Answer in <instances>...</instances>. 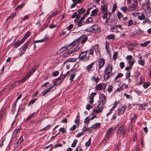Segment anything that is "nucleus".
<instances>
[{
  "label": "nucleus",
  "instance_id": "f257e3e1",
  "mask_svg": "<svg viewBox=\"0 0 151 151\" xmlns=\"http://www.w3.org/2000/svg\"><path fill=\"white\" fill-rule=\"evenodd\" d=\"M87 39V37L85 35H83L76 41L73 42L70 44L66 45V47H63L60 49L59 51L61 52L66 51L67 50L73 47L76 44L77 45L79 42L81 41V44L84 43L86 42Z\"/></svg>",
  "mask_w": 151,
  "mask_h": 151
},
{
  "label": "nucleus",
  "instance_id": "f03ea898",
  "mask_svg": "<svg viewBox=\"0 0 151 151\" xmlns=\"http://www.w3.org/2000/svg\"><path fill=\"white\" fill-rule=\"evenodd\" d=\"M101 97L103 99L97 105V107L98 109H93V112L96 113H99L102 112L103 109V107L106 102V97L104 94L101 96Z\"/></svg>",
  "mask_w": 151,
  "mask_h": 151
},
{
  "label": "nucleus",
  "instance_id": "7ed1b4c3",
  "mask_svg": "<svg viewBox=\"0 0 151 151\" xmlns=\"http://www.w3.org/2000/svg\"><path fill=\"white\" fill-rule=\"evenodd\" d=\"M87 50L82 52L79 55L78 58L83 62H86L89 60V56L87 55Z\"/></svg>",
  "mask_w": 151,
  "mask_h": 151
},
{
  "label": "nucleus",
  "instance_id": "20e7f679",
  "mask_svg": "<svg viewBox=\"0 0 151 151\" xmlns=\"http://www.w3.org/2000/svg\"><path fill=\"white\" fill-rule=\"evenodd\" d=\"M115 132V129L112 128H109L107 131L105 135V137L104 141H106L109 139L111 137L112 135Z\"/></svg>",
  "mask_w": 151,
  "mask_h": 151
},
{
  "label": "nucleus",
  "instance_id": "39448f33",
  "mask_svg": "<svg viewBox=\"0 0 151 151\" xmlns=\"http://www.w3.org/2000/svg\"><path fill=\"white\" fill-rule=\"evenodd\" d=\"M90 31L91 32L99 33L101 32V29L99 26L97 25H94L90 27Z\"/></svg>",
  "mask_w": 151,
  "mask_h": 151
},
{
  "label": "nucleus",
  "instance_id": "423d86ee",
  "mask_svg": "<svg viewBox=\"0 0 151 151\" xmlns=\"http://www.w3.org/2000/svg\"><path fill=\"white\" fill-rule=\"evenodd\" d=\"M56 89V87H54L53 86H51L50 87L47 88L43 92V93L42 94V96L45 97L46 96V95L47 96L48 95V94H47L50 91L52 92L53 91L55 90Z\"/></svg>",
  "mask_w": 151,
  "mask_h": 151
},
{
  "label": "nucleus",
  "instance_id": "0eeeda50",
  "mask_svg": "<svg viewBox=\"0 0 151 151\" xmlns=\"http://www.w3.org/2000/svg\"><path fill=\"white\" fill-rule=\"evenodd\" d=\"M115 19H114L110 18L109 17H108L106 19L105 23L108 24V25L111 26L113 25L115 26L116 24L115 23Z\"/></svg>",
  "mask_w": 151,
  "mask_h": 151
},
{
  "label": "nucleus",
  "instance_id": "6e6552de",
  "mask_svg": "<svg viewBox=\"0 0 151 151\" xmlns=\"http://www.w3.org/2000/svg\"><path fill=\"white\" fill-rule=\"evenodd\" d=\"M35 71L33 68H32L30 72L27 74L26 76L24 77V78L22 80V82H24L26 80L28 79L29 77Z\"/></svg>",
  "mask_w": 151,
  "mask_h": 151
},
{
  "label": "nucleus",
  "instance_id": "1a4fd4ad",
  "mask_svg": "<svg viewBox=\"0 0 151 151\" xmlns=\"http://www.w3.org/2000/svg\"><path fill=\"white\" fill-rule=\"evenodd\" d=\"M112 70V66L111 64L108 65L106 68L104 73L110 74L111 73Z\"/></svg>",
  "mask_w": 151,
  "mask_h": 151
},
{
  "label": "nucleus",
  "instance_id": "9d476101",
  "mask_svg": "<svg viewBox=\"0 0 151 151\" xmlns=\"http://www.w3.org/2000/svg\"><path fill=\"white\" fill-rule=\"evenodd\" d=\"M126 109V107L124 106H122L120 109H118V115H120L123 114Z\"/></svg>",
  "mask_w": 151,
  "mask_h": 151
},
{
  "label": "nucleus",
  "instance_id": "9b49d317",
  "mask_svg": "<svg viewBox=\"0 0 151 151\" xmlns=\"http://www.w3.org/2000/svg\"><path fill=\"white\" fill-rule=\"evenodd\" d=\"M94 64V62L92 63L91 64L88 65L86 68L85 69L88 72H90V71H93V70L92 67L93 65Z\"/></svg>",
  "mask_w": 151,
  "mask_h": 151
},
{
  "label": "nucleus",
  "instance_id": "f8f14e48",
  "mask_svg": "<svg viewBox=\"0 0 151 151\" xmlns=\"http://www.w3.org/2000/svg\"><path fill=\"white\" fill-rule=\"evenodd\" d=\"M138 3H134L132 4L131 5L129 6V9L131 11H133L135 10L137 8Z\"/></svg>",
  "mask_w": 151,
  "mask_h": 151
},
{
  "label": "nucleus",
  "instance_id": "ddd939ff",
  "mask_svg": "<svg viewBox=\"0 0 151 151\" xmlns=\"http://www.w3.org/2000/svg\"><path fill=\"white\" fill-rule=\"evenodd\" d=\"M63 81V79H60L59 78L58 79L54 81L53 83L54 86H58L60 85L61 82Z\"/></svg>",
  "mask_w": 151,
  "mask_h": 151
},
{
  "label": "nucleus",
  "instance_id": "4468645a",
  "mask_svg": "<svg viewBox=\"0 0 151 151\" xmlns=\"http://www.w3.org/2000/svg\"><path fill=\"white\" fill-rule=\"evenodd\" d=\"M99 68H101L105 64V60L104 59L100 58L99 59Z\"/></svg>",
  "mask_w": 151,
  "mask_h": 151
},
{
  "label": "nucleus",
  "instance_id": "2eb2a0df",
  "mask_svg": "<svg viewBox=\"0 0 151 151\" xmlns=\"http://www.w3.org/2000/svg\"><path fill=\"white\" fill-rule=\"evenodd\" d=\"M125 127V124H122L120 127H119V130L117 132V134L118 135H119L120 134L121 132H122V131H124V128H124Z\"/></svg>",
  "mask_w": 151,
  "mask_h": 151
},
{
  "label": "nucleus",
  "instance_id": "dca6fc26",
  "mask_svg": "<svg viewBox=\"0 0 151 151\" xmlns=\"http://www.w3.org/2000/svg\"><path fill=\"white\" fill-rule=\"evenodd\" d=\"M139 15L138 16V19L140 20H142L145 19V16L144 14H141V13H138Z\"/></svg>",
  "mask_w": 151,
  "mask_h": 151
},
{
  "label": "nucleus",
  "instance_id": "f3484780",
  "mask_svg": "<svg viewBox=\"0 0 151 151\" xmlns=\"http://www.w3.org/2000/svg\"><path fill=\"white\" fill-rule=\"evenodd\" d=\"M101 9L103 13L108 12V7L106 5H104L103 6H101Z\"/></svg>",
  "mask_w": 151,
  "mask_h": 151
},
{
  "label": "nucleus",
  "instance_id": "a211bd4d",
  "mask_svg": "<svg viewBox=\"0 0 151 151\" xmlns=\"http://www.w3.org/2000/svg\"><path fill=\"white\" fill-rule=\"evenodd\" d=\"M124 23L125 25L130 27L133 24V21L132 19H130L128 22H125Z\"/></svg>",
  "mask_w": 151,
  "mask_h": 151
},
{
  "label": "nucleus",
  "instance_id": "6ab92c4d",
  "mask_svg": "<svg viewBox=\"0 0 151 151\" xmlns=\"http://www.w3.org/2000/svg\"><path fill=\"white\" fill-rule=\"evenodd\" d=\"M106 38L108 40H114L115 39V36L114 34H110L106 37Z\"/></svg>",
  "mask_w": 151,
  "mask_h": 151
},
{
  "label": "nucleus",
  "instance_id": "aec40b11",
  "mask_svg": "<svg viewBox=\"0 0 151 151\" xmlns=\"http://www.w3.org/2000/svg\"><path fill=\"white\" fill-rule=\"evenodd\" d=\"M47 37H48L47 36L45 35L44 36V37L43 38V39L42 40H36L35 41V43H36L44 42L47 38Z\"/></svg>",
  "mask_w": 151,
  "mask_h": 151
},
{
  "label": "nucleus",
  "instance_id": "412c9836",
  "mask_svg": "<svg viewBox=\"0 0 151 151\" xmlns=\"http://www.w3.org/2000/svg\"><path fill=\"white\" fill-rule=\"evenodd\" d=\"M99 10L98 9H95L91 12V16H94L96 15L97 13L98 12Z\"/></svg>",
  "mask_w": 151,
  "mask_h": 151
},
{
  "label": "nucleus",
  "instance_id": "4be33fe9",
  "mask_svg": "<svg viewBox=\"0 0 151 151\" xmlns=\"http://www.w3.org/2000/svg\"><path fill=\"white\" fill-rule=\"evenodd\" d=\"M135 62V60L134 58L131 60L128 61V63L129 66H132Z\"/></svg>",
  "mask_w": 151,
  "mask_h": 151
},
{
  "label": "nucleus",
  "instance_id": "5701e85b",
  "mask_svg": "<svg viewBox=\"0 0 151 151\" xmlns=\"http://www.w3.org/2000/svg\"><path fill=\"white\" fill-rule=\"evenodd\" d=\"M100 127V123H96L94 124L91 126V128L93 129H96L99 128Z\"/></svg>",
  "mask_w": 151,
  "mask_h": 151
},
{
  "label": "nucleus",
  "instance_id": "b1692460",
  "mask_svg": "<svg viewBox=\"0 0 151 151\" xmlns=\"http://www.w3.org/2000/svg\"><path fill=\"white\" fill-rule=\"evenodd\" d=\"M21 44L19 42V40H17L13 44V46L15 48H17V47L19 46Z\"/></svg>",
  "mask_w": 151,
  "mask_h": 151
},
{
  "label": "nucleus",
  "instance_id": "393cba45",
  "mask_svg": "<svg viewBox=\"0 0 151 151\" xmlns=\"http://www.w3.org/2000/svg\"><path fill=\"white\" fill-rule=\"evenodd\" d=\"M5 113V109L4 108L1 109L0 111V119H1L2 117Z\"/></svg>",
  "mask_w": 151,
  "mask_h": 151
},
{
  "label": "nucleus",
  "instance_id": "a878e982",
  "mask_svg": "<svg viewBox=\"0 0 151 151\" xmlns=\"http://www.w3.org/2000/svg\"><path fill=\"white\" fill-rule=\"evenodd\" d=\"M127 132V130L126 128H124V131H122V132L120 133L119 135H118L119 136H122L123 137H124L125 136L126 133Z\"/></svg>",
  "mask_w": 151,
  "mask_h": 151
},
{
  "label": "nucleus",
  "instance_id": "bb28decb",
  "mask_svg": "<svg viewBox=\"0 0 151 151\" xmlns=\"http://www.w3.org/2000/svg\"><path fill=\"white\" fill-rule=\"evenodd\" d=\"M86 11V10L83 8L79 9L77 11V12L80 14H82L84 13Z\"/></svg>",
  "mask_w": 151,
  "mask_h": 151
},
{
  "label": "nucleus",
  "instance_id": "cd10ccee",
  "mask_svg": "<svg viewBox=\"0 0 151 151\" xmlns=\"http://www.w3.org/2000/svg\"><path fill=\"white\" fill-rule=\"evenodd\" d=\"M107 91L109 93L112 92L113 91V85H109L108 87L107 88Z\"/></svg>",
  "mask_w": 151,
  "mask_h": 151
},
{
  "label": "nucleus",
  "instance_id": "c85d7f7f",
  "mask_svg": "<svg viewBox=\"0 0 151 151\" xmlns=\"http://www.w3.org/2000/svg\"><path fill=\"white\" fill-rule=\"evenodd\" d=\"M72 53V51H71V50H69L67 52L63 53V54L62 56L64 57H66L68 56Z\"/></svg>",
  "mask_w": 151,
  "mask_h": 151
},
{
  "label": "nucleus",
  "instance_id": "c756f323",
  "mask_svg": "<svg viewBox=\"0 0 151 151\" xmlns=\"http://www.w3.org/2000/svg\"><path fill=\"white\" fill-rule=\"evenodd\" d=\"M76 60V59L75 58H69L68 60H66L65 62V63H67L68 62H69L70 63H71V62H74Z\"/></svg>",
  "mask_w": 151,
  "mask_h": 151
},
{
  "label": "nucleus",
  "instance_id": "7c9ffc66",
  "mask_svg": "<svg viewBox=\"0 0 151 151\" xmlns=\"http://www.w3.org/2000/svg\"><path fill=\"white\" fill-rule=\"evenodd\" d=\"M35 114V113L34 112L32 114H30L25 120V121H28V120L30 119L33 116H34Z\"/></svg>",
  "mask_w": 151,
  "mask_h": 151
},
{
  "label": "nucleus",
  "instance_id": "2f4dec72",
  "mask_svg": "<svg viewBox=\"0 0 151 151\" xmlns=\"http://www.w3.org/2000/svg\"><path fill=\"white\" fill-rule=\"evenodd\" d=\"M116 104L114 105L110 109L109 112L106 114V116H108L109 115H110L112 113L111 111L114 110V109L116 107Z\"/></svg>",
  "mask_w": 151,
  "mask_h": 151
},
{
  "label": "nucleus",
  "instance_id": "473e14b6",
  "mask_svg": "<svg viewBox=\"0 0 151 151\" xmlns=\"http://www.w3.org/2000/svg\"><path fill=\"white\" fill-rule=\"evenodd\" d=\"M16 15V13L15 12L12 14H11L7 19V20L9 19H12L14 18Z\"/></svg>",
  "mask_w": 151,
  "mask_h": 151
},
{
  "label": "nucleus",
  "instance_id": "72a5a7b5",
  "mask_svg": "<svg viewBox=\"0 0 151 151\" xmlns=\"http://www.w3.org/2000/svg\"><path fill=\"white\" fill-rule=\"evenodd\" d=\"M30 42V41L29 40L27 41V42L25 43L24 45L23 46L21 47L20 48H24L25 50H27L28 47V45L29 44Z\"/></svg>",
  "mask_w": 151,
  "mask_h": 151
},
{
  "label": "nucleus",
  "instance_id": "f704fd0d",
  "mask_svg": "<svg viewBox=\"0 0 151 151\" xmlns=\"http://www.w3.org/2000/svg\"><path fill=\"white\" fill-rule=\"evenodd\" d=\"M24 4L25 3H23L18 5L16 8L15 10H16L20 9L24 5Z\"/></svg>",
  "mask_w": 151,
  "mask_h": 151
},
{
  "label": "nucleus",
  "instance_id": "c9c22d12",
  "mask_svg": "<svg viewBox=\"0 0 151 151\" xmlns=\"http://www.w3.org/2000/svg\"><path fill=\"white\" fill-rule=\"evenodd\" d=\"M138 63L139 64L143 66L145 64V61L144 60H138Z\"/></svg>",
  "mask_w": 151,
  "mask_h": 151
},
{
  "label": "nucleus",
  "instance_id": "e433bc0d",
  "mask_svg": "<svg viewBox=\"0 0 151 151\" xmlns=\"http://www.w3.org/2000/svg\"><path fill=\"white\" fill-rule=\"evenodd\" d=\"M145 81V79L143 77L141 76L140 78L139 81L138 83L139 85H141Z\"/></svg>",
  "mask_w": 151,
  "mask_h": 151
},
{
  "label": "nucleus",
  "instance_id": "4c0bfd02",
  "mask_svg": "<svg viewBox=\"0 0 151 151\" xmlns=\"http://www.w3.org/2000/svg\"><path fill=\"white\" fill-rule=\"evenodd\" d=\"M124 96H125L127 99L130 100H132V97L131 96L128 95L126 93H124Z\"/></svg>",
  "mask_w": 151,
  "mask_h": 151
},
{
  "label": "nucleus",
  "instance_id": "58836bf2",
  "mask_svg": "<svg viewBox=\"0 0 151 151\" xmlns=\"http://www.w3.org/2000/svg\"><path fill=\"white\" fill-rule=\"evenodd\" d=\"M150 42V41H147L145 42L144 43H141L140 44L141 46L142 47H144L146 46L148 44H149Z\"/></svg>",
  "mask_w": 151,
  "mask_h": 151
},
{
  "label": "nucleus",
  "instance_id": "ea45409f",
  "mask_svg": "<svg viewBox=\"0 0 151 151\" xmlns=\"http://www.w3.org/2000/svg\"><path fill=\"white\" fill-rule=\"evenodd\" d=\"M123 76V74L122 73H118V75L114 79V81H116L117 79L119 78L122 77Z\"/></svg>",
  "mask_w": 151,
  "mask_h": 151
},
{
  "label": "nucleus",
  "instance_id": "a19ab883",
  "mask_svg": "<svg viewBox=\"0 0 151 151\" xmlns=\"http://www.w3.org/2000/svg\"><path fill=\"white\" fill-rule=\"evenodd\" d=\"M150 83L149 82L144 83L143 85V87L145 88H147L150 86Z\"/></svg>",
  "mask_w": 151,
  "mask_h": 151
},
{
  "label": "nucleus",
  "instance_id": "79ce46f5",
  "mask_svg": "<svg viewBox=\"0 0 151 151\" xmlns=\"http://www.w3.org/2000/svg\"><path fill=\"white\" fill-rule=\"evenodd\" d=\"M96 89L97 91L100 90L102 89L101 83L99 84L96 86Z\"/></svg>",
  "mask_w": 151,
  "mask_h": 151
},
{
  "label": "nucleus",
  "instance_id": "37998d69",
  "mask_svg": "<svg viewBox=\"0 0 151 151\" xmlns=\"http://www.w3.org/2000/svg\"><path fill=\"white\" fill-rule=\"evenodd\" d=\"M78 142V140L77 139H75L73 140V142L71 145V147H76L77 143Z\"/></svg>",
  "mask_w": 151,
  "mask_h": 151
},
{
  "label": "nucleus",
  "instance_id": "c03bdc74",
  "mask_svg": "<svg viewBox=\"0 0 151 151\" xmlns=\"http://www.w3.org/2000/svg\"><path fill=\"white\" fill-rule=\"evenodd\" d=\"M91 139L90 138L85 143V145L86 147H89L90 146L91 144Z\"/></svg>",
  "mask_w": 151,
  "mask_h": 151
},
{
  "label": "nucleus",
  "instance_id": "a18cd8bd",
  "mask_svg": "<svg viewBox=\"0 0 151 151\" xmlns=\"http://www.w3.org/2000/svg\"><path fill=\"white\" fill-rule=\"evenodd\" d=\"M126 59L127 60H128V61L129 60H131L134 59V58H133V57L132 55H128L126 56Z\"/></svg>",
  "mask_w": 151,
  "mask_h": 151
},
{
  "label": "nucleus",
  "instance_id": "49530a36",
  "mask_svg": "<svg viewBox=\"0 0 151 151\" xmlns=\"http://www.w3.org/2000/svg\"><path fill=\"white\" fill-rule=\"evenodd\" d=\"M56 14H57L56 13H54L50 15L48 18L47 19H48V21H49L50 19L55 15Z\"/></svg>",
  "mask_w": 151,
  "mask_h": 151
},
{
  "label": "nucleus",
  "instance_id": "de8ad7c7",
  "mask_svg": "<svg viewBox=\"0 0 151 151\" xmlns=\"http://www.w3.org/2000/svg\"><path fill=\"white\" fill-rule=\"evenodd\" d=\"M80 47L78 46H76L75 48L74 49H73L72 50H70L71 51H72V53L75 51L78 50L80 49Z\"/></svg>",
  "mask_w": 151,
  "mask_h": 151
},
{
  "label": "nucleus",
  "instance_id": "09e8293b",
  "mask_svg": "<svg viewBox=\"0 0 151 151\" xmlns=\"http://www.w3.org/2000/svg\"><path fill=\"white\" fill-rule=\"evenodd\" d=\"M75 75L76 74L74 73H73L71 75L69 79L71 81H73V79L75 77Z\"/></svg>",
  "mask_w": 151,
  "mask_h": 151
},
{
  "label": "nucleus",
  "instance_id": "8fccbe9b",
  "mask_svg": "<svg viewBox=\"0 0 151 151\" xmlns=\"http://www.w3.org/2000/svg\"><path fill=\"white\" fill-rule=\"evenodd\" d=\"M118 54V52L117 51H115L114 52V55L113 56V59L114 60H116V56Z\"/></svg>",
  "mask_w": 151,
  "mask_h": 151
},
{
  "label": "nucleus",
  "instance_id": "3c124183",
  "mask_svg": "<svg viewBox=\"0 0 151 151\" xmlns=\"http://www.w3.org/2000/svg\"><path fill=\"white\" fill-rule=\"evenodd\" d=\"M17 104L13 103V106L12 107L11 111H14L16 110V106Z\"/></svg>",
  "mask_w": 151,
  "mask_h": 151
},
{
  "label": "nucleus",
  "instance_id": "603ef678",
  "mask_svg": "<svg viewBox=\"0 0 151 151\" xmlns=\"http://www.w3.org/2000/svg\"><path fill=\"white\" fill-rule=\"evenodd\" d=\"M96 93H91L89 96V99H93L94 98V96L96 95Z\"/></svg>",
  "mask_w": 151,
  "mask_h": 151
},
{
  "label": "nucleus",
  "instance_id": "864d4df0",
  "mask_svg": "<svg viewBox=\"0 0 151 151\" xmlns=\"http://www.w3.org/2000/svg\"><path fill=\"white\" fill-rule=\"evenodd\" d=\"M109 74L105 73V75L104 76V79L105 80H106L109 78Z\"/></svg>",
  "mask_w": 151,
  "mask_h": 151
},
{
  "label": "nucleus",
  "instance_id": "5fc2aeb1",
  "mask_svg": "<svg viewBox=\"0 0 151 151\" xmlns=\"http://www.w3.org/2000/svg\"><path fill=\"white\" fill-rule=\"evenodd\" d=\"M102 86V88L103 90H105L106 87L107 86V84L106 83H101Z\"/></svg>",
  "mask_w": 151,
  "mask_h": 151
},
{
  "label": "nucleus",
  "instance_id": "6e6d98bb",
  "mask_svg": "<svg viewBox=\"0 0 151 151\" xmlns=\"http://www.w3.org/2000/svg\"><path fill=\"white\" fill-rule=\"evenodd\" d=\"M80 122L79 120V116L78 115L76 117V119L75 120V122L76 123V124H78V123Z\"/></svg>",
  "mask_w": 151,
  "mask_h": 151
},
{
  "label": "nucleus",
  "instance_id": "4d7b16f0",
  "mask_svg": "<svg viewBox=\"0 0 151 151\" xmlns=\"http://www.w3.org/2000/svg\"><path fill=\"white\" fill-rule=\"evenodd\" d=\"M89 120L90 119L89 118V116H88L85 119L84 121V123H87V124H88Z\"/></svg>",
  "mask_w": 151,
  "mask_h": 151
},
{
  "label": "nucleus",
  "instance_id": "13d9d810",
  "mask_svg": "<svg viewBox=\"0 0 151 151\" xmlns=\"http://www.w3.org/2000/svg\"><path fill=\"white\" fill-rule=\"evenodd\" d=\"M30 34L31 33L29 32V31L27 32L24 37V38H25V39H26L30 35Z\"/></svg>",
  "mask_w": 151,
  "mask_h": 151
},
{
  "label": "nucleus",
  "instance_id": "bf43d9fd",
  "mask_svg": "<svg viewBox=\"0 0 151 151\" xmlns=\"http://www.w3.org/2000/svg\"><path fill=\"white\" fill-rule=\"evenodd\" d=\"M140 107L141 109H139V110H145V108H144V106L142 105V104H137Z\"/></svg>",
  "mask_w": 151,
  "mask_h": 151
},
{
  "label": "nucleus",
  "instance_id": "052dcab7",
  "mask_svg": "<svg viewBox=\"0 0 151 151\" xmlns=\"http://www.w3.org/2000/svg\"><path fill=\"white\" fill-rule=\"evenodd\" d=\"M121 10L123 11L124 12H126L128 11V9L127 7L125 6L121 8Z\"/></svg>",
  "mask_w": 151,
  "mask_h": 151
},
{
  "label": "nucleus",
  "instance_id": "680f3d73",
  "mask_svg": "<svg viewBox=\"0 0 151 151\" xmlns=\"http://www.w3.org/2000/svg\"><path fill=\"white\" fill-rule=\"evenodd\" d=\"M23 138L22 136H21L17 142V143L20 144V143L23 140Z\"/></svg>",
  "mask_w": 151,
  "mask_h": 151
},
{
  "label": "nucleus",
  "instance_id": "e2e57ef3",
  "mask_svg": "<svg viewBox=\"0 0 151 151\" xmlns=\"http://www.w3.org/2000/svg\"><path fill=\"white\" fill-rule=\"evenodd\" d=\"M29 15H26L23 17L22 18V20H21V22H22L23 21L28 19H29Z\"/></svg>",
  "mask_w": 151,
  "mask_h": 151
},
{
  "label": "nucleus",
  "instance_id": "0e129e2a",
  "mask_svg": "<svg viewBox=\"0 0 151 151\" xmlns=\"http://www.w3.org/2000/svg\"><path fill=\"white\" fill-rule=\"evenodd\" d=\"M59 74V73L58 71H55L52 73V76L53 77L56 76L58 75Z\"/></svg>",
  "mask_w": 151,
  "mask_h": 151
},
{
  "label": "nucleus",
  "instance_id": "69168bd1",
  "mask_svg": "<svg viewBox=\"0 0 151 151\" xmlns=\"http://www.w3.org/2000/svg\"><path fill=\"white\" fill-rule=\"evenodd\" d=\"M116 8H117V5H116V4H114L113 6V7L112 9V12H114L116 10Z\"/></svg>",
  "mask_w": 151,
  "mask_h": 151
},
{
  "label": "nucleus",
  "instance_id": "338daca9",
  "mask_svg": "<svg viewBox=\"0 0 151 151\" xmlns=\"http://www.w3.org/2000/svg\"><path fill=\"white\" fill-rule=\"evenodd\" d=\"M84 134L83 131H82L81 132L78 133L76 135V136L77 137H79L81 136L84 135Z\"/></svg>",
  "mask_w": 151,
  "mask_h": 151
},
{
  "label": "nucleus",
  "instance_id": "774afa93",
  "mask_svg": "<svg viewBox=\"0 0 151 151\" xmlns=\"http://www.w3.org/2000/svg\"><path fill=\"white\" fill-rule=\"evenodd\" d=\"M83 150L81 146H79L76 147L75 151H82Z\"/></svg>",
  "mask_w": 151,
  "mask_h": 151
}]
</instances>
